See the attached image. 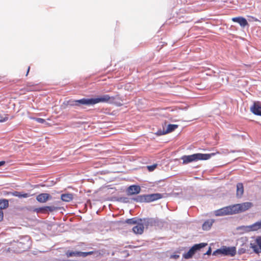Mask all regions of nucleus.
<instances>
[{"label": "nucleus", "mask_w": 261, "mask_h": 261, "mask_svg": "<svg viewBox=\"0 0 261 261\" xmlns=\"http://www.w3.org/2000/svg\"><path fill=\"white\" fill-rule=\"evenodd\" d=\"M215 221V220L213 219H210L206 220L203 223L202 225V229L204 231L209 230L211 228Z\"/></svg>", "instance_id": "16"}, {"label": "nucleus", "mask_w": 261, "mask_h": 261, "mask_svg": "<svg viewBox=\"0 0 261 261\" xmlns=\"http://www.w3.org/2000/svg\"><path fill=\"white\" fill-rule=\"evenodd\" d=\"M115 99V97L106 94L96 98H82L79 100H73L71 102L70 105L77 107H81L83 105L90 106L99 102H111L114 101Z\"/></svg>", "instance_id": "1"}, {"label": "nucleus", "mask_w": 261, "mask_h": 261, "mask_svg": "<svg viewBox=\"0 0 261 261\" xmlns=\"http://www.w3.org/2000/svg\"><path fill=\"white\" fill-rule=\"evenodd\" d=\"M125 222L130 224H136L138 223L135 218L128 219L125 221Z\"/></svg>", "instance_id": "25"}, {"label": "nucleus", "mask_w": 261, "mask_h": 261, "mask_svg": "<svg viewBox=\"0 0 261 261\" xmlns=\"http://www.w3.org/2000/svg\"><path fill=\"white\" fill-rule=\"evenodd\" d=\"M137 225L133 228V232L137 234H141L144 231V226L140 221L138 222Z\"/></svg>", "instance_id": "15"}, {"label": "nucleus", "mask_w": 261, "mask_h": 261, "mask_svg": "<svg viewBox=\"0 0 261 261\" xmlns=\"http://www.w3.org/2000/svg\"><path fill=\"white\" fill-rule=\"evenodd\" d=\"M94 253L93 251H89L87 252H84L81 251H73L70 250H68L66 252V255L67 257H72V256H82L83 257H85L88 255H92Z\"/></svg>", "instance_id": "8"}, {"label": "nucleus", "mask_w": 261, "mask_h": 261, "mask_svg": "<svg viewBox=\"0 0 261 261\" xmlns=\"http://www.w3.org/2000/svg\"><path fill=\"white\" fill-rule=\"evenodd\" d=\"M11 193L12 192H4V195H11Z\"/></svg>", "instance_id": "32"}, {"label": "nucleus", "mask_w": 261, "mask_h": 261, "mask_svg": "<svg viewBox=\"0 0 261 261\" xmlns=\"http://www.w3.org/2000/svg\"><path fill=\"white\" fill-rule=\"evenodd\" d=\"M234 211L232 208V205L224 207L217 211H215V214L216 216H221L228 215L234 214Z\"/></svg>", "instance_id": "6"}, {"label": "nucleus", "mask_w": 261, "mask_h": 261, "mask_svg": "<svg viewBox=\"0 0 261 261\" xmlns=\"http://www.w3.org/2000/svg\"><path fill=\"white\" fill-rule=\"evenodd\" d=\"M156 166L157 165L156 164L151 166H147V169L149 171H152L156 168Z\"/></svg>", "instance_id": "27"}, {"label": "nucleus", "mask_w": 261, "mask_h": 261, "mask_svg": "<svg viewBox=\"0 0 261 261\" xmlns=\"http://www.w3.org/2000/svg\"><path fill=\"white\" fill-rule=\"evenodd\" d=\"M206 245V244L204 243L194 245L190 249L188 252L183 254V257L185 259H190L192 258L193 255L195 253V252L197 250H199L201 248H203Z\"/></svg>", "instance_id": "4"}, {"label": "nucleus", "mask_w": 261, "mask_h": 261, "mask_svg": "<svg viewBox=\"0 0 261 261\" xmlns=\"http://www.w3.org/2000/svg\"><path fill=\"white\" fill-rule=\"evenodd\" d=\"M5 161H1L0 162V166H3L4 165H5Z\"/></svg>", "instance_id": "35"}, {"label": "nucleus", "mask_w": 261, "mask_h": 261, "mask_svg": "<svg viewBox=\"0 0 261 261\" xmlns=\"http://www.w3.org/2000/svg\"><path fill=\"white\" fill-rule=\"evenodd\" d=\"M180 110H181V109H184V108H183L182 106V105H180Z\"/></svg>", "instance_id": "38"}, {"label": "nucleus", "mask_w": 261, "mask_h": 261, "mask_svg": "<svg viewBox=\"0 0 261 261\" xmlns=\"http://www.w3.org/2000/svg\"><path fill=\"white\" fill-rule=\"evenodd\" d=\"M211 249L210 248V249H208V250L206 252V253L205 254H211Z\"/></svg>", "instance_id": "36"}, {"label": "nucleus", "mask_w": 261, "mask_h": 261, "mask_svg": "<svg viewBox=\"0 0 261 261\" xmlns=\"http://www.w3.org/2000/svg\"><path fill=\"white\" fill-rule=\"evenodd\" d=\"M240 228L245 232L257 231L261 228V220L252 225L241 226Z\"/></svg>", "instance_id": "7"}, {"label": "nucleus", "mask_w": 261, "mask_h": 261, "mask_svg": "<svg viewBox=\"0 0 261 261\" xmlns=\"http://www.w3.org/2000/svg\"><path fill=\"white\" fill-rule=\"evenodd\" d=\"M4 213L3 210H0V222L3 220Z\"/></svg>", "instance_id": "28"}, {"label": "nucleus", "mask_w": 261, "mask_h": 261, "mask_svg": "<svg viewBox=\"0 0 261 261\" xmlns=\"http://www.w3.org/2000/svg\"><path fill=\"white\" fill-rule=\"evenodd\" d=\"M73 198V194L71 193L63 194L61 196V199L65 202H70Z\"/></svg>", "instance_id": "18"}, {"label": "nucleus", "mask_w": 261, "mask_h": 261, "mask_svg": "<svg viewBox=\"0 0 261 261\" xmlns=\"http://www.w3.org/2000/svg\"><path fill=\"white\" fill-rule=\"evenodd\" d=\"M253 204L251 202H246L240 204H236L232 205V208L234 213L237 214L240 212H244L252 206Z\"/></svg>", "instance_id": "5"}, {"label": "nucleus", "mask_w": 261, "mask_h": 261, "mask_svg": "<svg viewBox=\"0 0 261 261\" xmlns=\"http://www.w3.org/2000/svg\"><path fill=\"white\" fill-rule=\"evenodd\" d=\"M178 257H179V256L178 255H172L171 256V257L174 258H177Z\"/></svg>", "instance_id": "34"}, {"label": "nucleus", "mask_w": 261, "mask_h": 261, "mask_svg": "<svg viewBox=\"0 0 261 261\" xmlns=\"http://www.w3.org/2000/svg\"><path fill=\"white\" fill-rule=\"evenodd\" d=\"M146 197L147 198V202H150L162 198L163 195L160 193H155L146 195Z\"/></svg>", "instance_id": "14"}, {"label": "nucleus", "mask_w": 261, "mask_h": 261, "mask_svg": "<svg viewBox=\"0 0 261 261\" xmlns=\"http://www.w3.org/2000/svg\"><path fill=\"white\" fill-rule=\"evenodd\" d=\"M232 20L234 22L239 23L240 26L243 28H244L248 24L247 20L242 17H233Z\"/></svg>", "instance_id": "13"}, {"label": "nucleus", "mask_w": 261, "mask_h": 261, "mask_svg": "<svg viewBox=\"0 0 261 261\" xmlns=\"http://www.w3.org/2000/svg\"><path fill=\"white\" fill-rule=\"evenodd\" d=\"M215 153V154L213 156H214L216 154V153ZM217 153H218V152H217Z\"/></svg>", "instance_id": "39"}, {"label": "nucleus", "mask_w": 261, "mask_h": 261, "mask_svg": "<svg viewBox=\"0 0 261 261\" xmlns=\"http://www.w3.org/2000/svg\"><path fill=\"white\" fill-rule=\"evenodd\" d=\"M8 117H5V118L0 120V122H3L5 121H6L8 120Z\"/></svg>", "instance_id": "30"}, {"label": "nucleus", "mask_w": 261, "mask_h": 261, "mask_svg": "<svg viewBox=\"0 0 261 261\" xmlns=\"http://www.w3.org/2000/svg\"><path fill=\"white\" fill-rule=\"evenodd\" d=\"M178 125L176 124H168L166 126V128H165L164 126H163V130H158L156 135L158 136H161L163 135L167 134L168 133H170L173 131H174L175 129L178 128Z\"/></svg>", "instance_id": "9"}, {"label": "nucleus", "mask_w": 261, "mask_h": 261, "mask_svg": "<svg viewBox=\"0 0 261 261\" xmlns=\"http://www.w3.org/2000/svg\"><path fill=\"white\" fill-rule=\"evenodd\" d=\"M18 194V191H14L11 193V195H12L13 196L17 197Z\"/></svg>", "instance_id": "29"}, {"label": "nucleus", "mask_w": 261, "mask_h": 261, "mask_svg": "<svg viewBox=\"0 0 261 261\" xmlns=\"http://www.w3.org/2000/svg\"><path fill=\"white\" fill-rule=\"evenodd\" d=\"M141 191V188L138 185H132L128 187L126 190L128 195H132L139 194Z\"/></svg>", "instance_id": "10"}, {"label": "nucleus", "mask_w": 261, "mask_h": 261, "mask_svg": "<svg viewBox=\"0 0 261 261\" xmlns=\"http://www.w3.org/2000/svg\"><path fill=\"white\" fill-rule=\"evenodd\" d=\"M244 193V187L242 183H238L237 185V196L239 198L242 197Z\"/></svg>", "instance_id": "17"}, {"label": "nucleus", "mask_w": 261, "mask_h": 261, "mask_svg": "<svg viewBox=\"0 0 261 261\" xmlns=\"http://www.w3.org/2000/svg\"><path fill=\"white\" fill-rule=\"evenodd\" d=\"M9 206V201L6 199H0V210H3Z\"/></svg>", "instance_id": "20"}, {"label": "nucleus", "mask_w": 261, "mask_h": 261, "mask_svg": "<svg viewBox=\"0 0 261 261\" xmlns=\"http://www.w3.org/2000/svg\"><path fill=\"white\" fill-rule=\"evenodd\" d=\"M30 196V194H29L28 193L18 192V195L17 197L18 198H27V197H29Z\"/></svg>", "instance_id": "24"}, {"label": "nucleus", "mask_w": 261, "mask_h": 261, "mask_svg": "<svg viewBox=\"0 0 261 261\" xmlns=\"http://www.w3.org/2000/svg\"><path fill=\"white\" fill-rule=\"evenodd\" d=\"M43 208H44V210L45 211H49L51 212L58 210V207L54 206H46L43 207Z\"/></svg>", "instance_id": "23"}, {"label": "nucleus", "mask_w": 261, "mask_h": 261, "mask_svg": "<svg viewBox=\"0 0 261 261\" xmlns=\"http://www.w3.org/2000/svg\"><path fill=\"white\" fill-rule=\"evenodd\" d=\"M31 119L35 120L37 122L40 123H43L45 122V120L44 119L41 118L31 117Z\"/></svg>", "instance_id": "26"}, {"label": "nucleus", "mask_w": 261, "mask_h": 261, "mask_svg": "<svg viewBox=\"0 0 261 261\" xmlns=\"http://www.w3.org/2000/svg\"><path fill=\"white\" fill-rule=\"evenodd\" d=\"M139 221H140L141 223L143 224V226L145 225L146 226H148L149 225H151L153 221L151 219L145 218L143 219H140Z\"/></svg>", "instance_id": "21"}, {"label": "nucleus", "mask_w": 261, "mask_h": 261, "mask_svg": "<svg viewBox=\"0 0 261 261\" xmlns=\"http://www.w3.org/2000/svg\"><path fill=\"white\" fill-rule=\"evenodd\" d=\"M215 153H195L189 155H184L181 157L184 164H187L192 162L198 160H207L210 159Z\"/></svg>", "instance_id": "2"}, {"label": "nucleus", "mask_w": 261, "mask_h": 261, "mask_svg": "<svg viewBox=\"0 0 261 261\" xmlns=\"http://www.w3.org/2000/svg\"><path fill=\"white\" fill-rule=\"evenodd\" d=\"M29 90L30 91H33V90H35V89L33 88H29Z\"/></svg>", "instance_id": "37"}, {"label": "nucleus", "mask_w": 261, "mask_h": 261, "mask_svg": "<svg viewBox=\"0 0 261 261\" xmlns=\"http://www.w3.org/2000/svg\"><path fill=\"white\" fill-rule=\"evenodd\" d=\"M236 253L237 250L235 247H226L224 246L216 250L213 254H221L233 257L236 254Z\"/></svg>", "instance_id": "3"}, {"label": "nucleus", "mask_w": 261, "mask_h": 261, "mask_svg": "<svg viewBox=\"0 0 261 261\" xmlns=\"http://www.w3.org/2000/svg\"><path fill=\"white\" fill-rule=\"evenodd\" d=\"M43 207H41V208H39L38 209H37V212L38 213V212H44V211H45L44 208H43Z\"/></svg>", "instance_id": "31"}, {"label": "nucleus", "mask_w": 261, "mask_h": 261, "mask_svg": "<svg viewBox=\"0 0 261 261\" xmlns=\"http://www.w3.org/2000/svg\"><path fill=\"white\" fill-rule=\"evenodd\" d=\"M30 66H29L28 67V69H27V73H26V76H27L29 74V72L30 71Z\"/></svg>", "instance_id": "33"}, {"label": "nucleus", "mask_w": 261, "mask_h": 261, "mask_svg": "<svg viewBox=\"0 0 261 261\" xmlns=\"http://www.w3.org/2000/svg\"><path fill=\"white\" fill-rule=\"evenodd\" d=\"M251 112L256 115L261 116V105L259 102H254L250 107Z\"/></svg>", "instance_id": "11"}, {"label": "nucleus", "mask_w": 261, "mask_h": 261, "mask_svg": "<svg viewBox=\"0 0 261 261\" xmlns=\"http://www.w3.org/2000/svg\"><path fill=\"white\" fill-rule=\"evenodd\" d=\"M51 197L49 194L41 193L36 197L37 200L40 203L46 202L48 200L50 199Z\"/></svg>", "instance_id": "12"}, {"label": "nucleus", "mask_w": 261, "mask_h": 261, "mask_svg": "<svg viewBox=\"0 0 261 261\" xmlns=\"http://www.w3.org/2000/svg\"><path fill=\"white\" fill-rule=\"evenodd\" d=\"M250 248L252 249L255 253L259 254L261 252V249L256 242L255 243H250Z\"/></svg>", "instance_id": "19"}, {"label": "nucleus", "mask_w": 261, "mask_h": 261, "mask_svg": "<svg viewBox=\"0 0 261 261\" xmlns=\"http://www.w3.org/2000/svg\"><path fill=\"white\" fill-rule=\"evenodd\" d=\"M134 200L136 202H147V198L146 197V195H139L137 197L134 198Z\"/></svg>", "instance_id": "22"}]
</instances>
